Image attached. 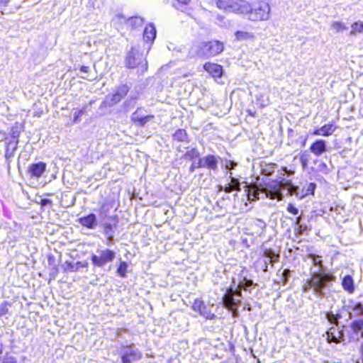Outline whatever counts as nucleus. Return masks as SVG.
Listing matches in <instances>:
<instances>
[{"mask_svg":"<svg viewBox=\"0 0 363 363\" xmlns=\"http://www.w3.org/2000/svg\"><path fill=\"white\" fill-rule=\"evenodd\" d=\"M308 258L314 265L318 267L319 270L312 272V269H311V278L304 281L302 291L303 293H307L312 290L316 298L324 297L326 295L325 290L329 287L330 284L335 281V277L324 272L323 261L320 256L309 254Z\"/></svg>","mask_w":363,"mask_h":363,"instance_id":"obj_1","label":"nucleus"},{"mask_svg":"<svg viewBox=\"0 0 363 363\" xmlns=\"http://www.w3.org/2000/svg\"><path fill=\"white\" fill-rule=\"evenodd\" d=\"M270 189H260L257 186H252L247 189V199L249 201H255L260 199L261 195H265L266 197L271 199H277L278 200L282 199L281 190H287V192L290 195L298 196V187L293 185L291 182H279L274 184L273 186H270Z\"/></svg>","mask_w":363,"mask_h":363,"instance_id":"obj_2","label":"nucleus"},{"mask_svg":"<svg viewBox=\"0 0 363 363\" xmlns=\"http://www.w3.org/2000/svg\"><path fill=\"white\" fill-rule=\"evenodd\" d=\"M242 15L252 22L268 21L270 18L271 6L269 3L265 0H259L252 3L247 1V5Z\"/></svg>","mask_w":363,"mask_h":363,"instance_id":"obj_3","label":"nucleus"},{"mask_svg":"<svg viewBox=\"0 0 363 363\" xmlns=\"http://www.w3.org/2000/svg\"><path fill=\"white\" fill-rule=\"evenodd\" d=\"M223 43L218 40H213L207 43H201L195 48L196 55L202 58H210L214 57L223 51Z\"/></svg>","mask_w":363,"mask_h":363,"instance_id":"obj_4","label":"nucleus"},{"mask_svg":"<svg viewBox=\"0 0 363 363\" xmlns=\"http://www.w3.org/2000/svg\"><path fill=\"white\" fill-rule=\"evenodd\" d=\"M242 289L240 284H238V288L235 289L230 286L223 297L224 306L233 311V316L237 315V308L241 302Z\"/></svg>","mask_w":363,"mask_h":363,"instance_id":"obj_5","label":"nucleus"},{"mask_svg":"<svg viewBox=\"0 0 363 363\" xmlns=\"http://www.w3.org/2000/svg\"><path fill=\"white\" fill-rule=\"evenodd\" d=\"M216 6L225 12L242 15L247 5L246 0H215Z\"/></svg>","mask_w":363,"mask_h":363,"instance_id":"obj_6","label":"nucleus"},{"mask_svg":"<svg viewBox=\"0 0 363 363\" xmlns=\"http://www.w3.org/2000/svg\"><path fill=\"white\" fill-rule=\"evenodd\" d=\"M116 252L110 249L97 250L96 253L91 255V260L94 266L103 267L111 262L116 257Z\"/></svg>","mask_w":363,"mask_h":363,"instance_id":"obj_7","label":"nucleus"},{"mask_svg":"<svg viewBox=\"0 0 363 363\" xmlns=\"http://www.w3.org/2000/svg\"><path fill=\"white\" fill-rule=\"evenodd\" d=\"M142 358V353L136 348L125 347L121 354V363H134Z\"/></svg>","mask_w":363,"mask_h":363,"instance_id":"obj_8","label":"nucleus"},{"mask_svg":"<svg viewBox=\"0 0 363 363\" xmlns=\"http://www.w3.org/2000/svg\"><path fill=\"white\" fill-rule=\"evenodd\" d=\"M129 91V87L125 85H121L118 87L115 94L106 98V101L104 104H107L108 106H113L118 104Z\"/></svg>","mask_w":363,"mask_h":363,"instance_id":"obj_9","label":"nucleus"},{"mask_svg":"<svg viewBox=\"0 0 363 363\" xmlns=\"http://www.w3.org/2000/svg\"><path fill=\"white\" fill-rule=\"evenodd\" d=\"M218 157L213 155H208L199 159L197 167H206L210 170L215 171L218 169Z\"/></svg>","mask_w":363,"mask_h":363,"instance_id":"obj_10","label":"nucleus"},{"mask_svg":"<svg viewBox=\"0 0 363 363\" xmlns=\"http://www.w3.org/2000/svg\"><path fill=\"white\" fill-rule=\"evenodd\" d=\"M143 55L132 49L125 58L126 67L130 69L135 68L143 62Z\"/></svg>","mask_w":363,"mask_h":363,"instance_id":"obj_11","label":"nucleus"},{"mask_svg":"<svg viewBox=\"0 0 363 363\" xmlns=\"http://www.w3.org/2000/svg\"><path fill=\"white\" fill-rule=\"evenodd\" d=\"M46 169V164L43 162L31 164L28 167V174L30 177L38 179L45 172Z\"/></svg>","mask_w":363,"mask_h":363,"instance_id":"obj_12","label":"nucleus"},{"mask_svg":"<svg viewBox=\"0 0 363 363\" xmlns=\"http://www.w3.org/2000/svg\"><path fill=\"white\" fill-rule=\"evenodd\" d=\"M311 152L315 156L319 157L327 150L326 143L324 140L319 139L311 144Z\"/></svg>","mask_w":363,"mask_h":363,"instance_id":"obj_13","label":"nucleus"},{"mask_svg":"<svg viewBox=\"0 0 363 363\" xmlns=\"http://www.w3.org/2000/svg\"><path fill=\"white\" fill-rule=\"evenodd\" d=\"M204 69L213 77H220L223 74V68L218 64L207 62L203 66Z\"/></svg>","mask_w":363,"mask_h":363,"instance_id":"obj_14","label":"nucleus"},{"mask_svg":"<svg viewBox=\"0 0 363 363\" xmlns=\"http://www.w3.org/2000/svg\"><path fill=\"white\" fill-rule=\"evenodd\" d=\"M264 255L266 258L264 259V265L265 266H264V271L267 272V264H272L273 265L274 263L278 262L279 256V255L276 254L274 252V251L272 250V249H266L264 251Z\"/></svg>","mask_w":363,"mask_h":363,"instance_id":"obj_15","label":"nucleus"},{"mask_svg":"<svg viewBox=\"0 0 363 363\" xmlns=\"http://www.w3.org/2000/svg\"><path fill=\"white\" fill-rule=\"evenodd\" d=\"M79 222L82 225L90 229H94L97 224L96 217L94 213L80 218Z\"/></svg>","mask_w":363,"mask_h":363,"instance_id":"obj_16","label":"nucleus"},{"mask_svg":"<svg viewBox=\"0 0 363 363\" xmlns=\"http://www.w3.org/2000/svg\"><path fill=\"white\" fill-rule=\"evenodd\" d=\"M335 128L333 124H326L315 130L313 132V135L330 136L335 132Z\"/></svg>","mask_w":363,"mask_h":363,"instance_id":"obj_17","label":"nucleus"},{"mask_svg":"<svg viewBox=\"0 0 363 363\" xmlns=\"http://www.w3.org/2000/svg\"><path fill=\"white\" fill-rule=\"evenodd\" d=\"M342 288L349 294H352L354 291V280L350 275H346L343 277L342 281Z\"/></svg>","mask_w":363,"mask_h":363,"instance_id":"obj_18","label":"nucleus"},{"mask_svg":"<svg viewBox=\"0 0 363 363\" xmlns=\"http://www.w3.org/2000/svg\"><path fill=\"white\" fill-rule=\"evenodd\" d=\"M143 37L145 41L153 42L156 37V30L153 25L150 24L145 28Z\"/></svg>","mask_w":363,"mask_h":363,"instance_id":"obj_19","label":"nucleus"},{"mask_svg":"<svg viewBox=\"0 0 363 363\" xmlns=\"http://www.w3.org/2000/svg\"><path fill=\"white\" fill-rule=\"evenodd\" d=\"M236 40L239 41L253 40L255 38L254 33L246 30H238L235 33Z\"/></svg>","mask_w":363,"mask_h":363,"instance_id":"obj_20","label":"nucleus"},{"mask_svg":"<svg viewBox=\"0 0 363 363\" xmlns=\"http://www.w3.org/2000/svg\"><path fill=\"white\" fill-rule=\"evenodd\" d=\"M330 28L335 33H340L347 30V26L346 24L341 21H332L330 23Z\"/></svg>","mask_w":363,"mask_h":363,"instance_id":"obj_21","label":"nucleus"},{"mask_svg":"<svg viewBox=\"0 0 363 363\" xmlns=\"http://www.w3.org/2000/svg\"><path fill=\"white\" fill-rule=\"evenodd\" d=\"M350 35H356L359 33H363V22L357 21L351 26Z\"/></svg>","mask_w":363,"mask_h":363,"instance_id":"obj_22","label":"nucleus"},{"mask_svg":"<svg viewBox=\"0 0 363 363\" xmlns=\"http://www.w3.org/2000/svg\"><path fill=\"white\" fill-rule=\"evenodd\" d=\"M173 138L175 140L179 142H184L187 140V134L185 130L184 129H178L173 134Z\"/></svg>","mask_w":363,"mask_h":363,"instance_id":"obj_23","label":"nucleus"},{"mask_svg":"<svg viewBox=\"0 0 363 363\" xmlns=\"http://www.w3.org/2000/svg\"><path fill=\"white\" fill-rule=\"evenodd\" d=\"M351 328L354 333H358L359 332H361V336L363 337V319L362 320H354L352 325Z\"/></svg>","mask_w":363,"mask_h":363,"instance_id":"obj_24","label":"nucleus"},{"mask_svg":"<svg viewBox=\"0 0 363 363\" xmlns=\"http://www.w3.org/2000/svg\"><path fill=\"white\" fill-rule=\"evenodd\" d=\"M145 115L143 114V110L141 108H137L131 115V121L136 125L139 122V118H142Z\"/></svg>","mask_w":363,"mask_h":363,"instance_id":"obj_25","label":"nucleus"},{"mask_svg":"<svg viewBox=\"0 0 363 363\" xmlns=\"http://www.w3.org/2000/svg\"><path fill=\"white\" fill-rule=\"evenodd\" d=\"M128 269V264L125 262H121L118 269L117 273L121 277H125L126 276Z\"/></svg>","mask_w":363,"mask_h":363,"instance_id":"obj_26","label":"nucleus"},{"mask_svg":"<svg viewBox=\"0 0 363 363\" xmlns=\"http://www.w3.org/2000/svg\"><path fill=\"white\" fill-rule=\"evenodd\" d=\"M230 182L229 184L233 188L234 191H240V183L239 180L236 178L232 177V173L230 175Z\"/></svg>","mask_w":363,"mask_h":363,"instance_id":"obj_27","label":"nucleus"},{"mask_svg":"<svg viewBox=\"0 0 363 363\" xmlns=\"http://www.w3.org/2000/svg\"><path fill=\"white\" fill-rule=\"evenodd\" d=\"M153 115H145L142 118H139V122L136 123V125L143 127L146 123L154 118Z\"/></svg>","mask_w":363,"mask_h":363,"instance_id":"obj_28","label":"nucleus"},{"mask_svg":"<svg viewBox=\"0 0 363 363\" xmlns=\"http://www.w3.org/2000/svg\"><path fill=\"white\" fill-rule=\"evenodd\" d=\"M200 315L206 318V319L212 320L215 318L216 315L214 313H211L209 310H208L207 307L205 306L203 309H202L199 312Z\"/></svg>","mask_w":363,"mask_h":363,"instance_id":"obj_29","label":"nucleus"},{"mask_svg":"<svg viewBox=\"0 0 363 363\" xmlns=\"http://www.w3.org/2000/svg\"><path fill=\"white\" fill-rule=\"evenodd\" d=\"M18 136H19V132L17 130H15L14 128H12V133H11V138L13 140V150H16L17 148V145L18 143Z\"/></svg>","mask_w":363,"mask_h":363,"instance_id":"obj_30","label":"nucleus"},{"mask_svg":"<svg viewBox=\"0 0 363 363\" xmlns=\"http://www.w3.org/2000/svg\"><path fill=\"white\" fill-rule=\"evenodd\" d=\"M205 306H206L202 301L196 299L194 301L192 308L195 311H198L199 313Z\"/></svg>","mask_w":363,"mask_h":363,"instance_id":"obj_31","label":"nucleus"},{"mask_svg":"<svg viewBox=\"0 0 363 363\" xmlns=\"http://www.w3.org/2000/svg\"><path fill=\"white\" fill-rule=\"evenodd\" d=\"M339 315L333 314V312H328L326 313L327 320L333 324H337L339 319Z\"/></svg>","mask_w":363,"mask_h":363,"instance_id":"obj_32","label":"nucleus"},{"mask_svg":"<svg viewBox=\"0 0 363 363\" xmlns=\"http://www.w3.org/2000/svg\"><path fill=\"white\" fill-rule=\"evenodd\" d=\"M352 311L357 315H363V303H358L355 304L352 308Z\"/></svg>","mask_w":363,"mask_h":363,"instance_id":"obj_33","label":"nucleus"},{"mask_svg":"<svg viewBox=\"0 0 363 363\" xmlns=\"http://www.w3.org/2000/svg\"><path fill=\"white\" fill-rule=\"evenodd\" d=\"M9 304L7 302H4L0 306V318L5 317L9 312Z\"/></svg>","mask_w":363,"mask_h":363,"instance_id":"obj_34","label":"nucleus"},{"mask_svg":"<svg viewBox=\"0 0 363 363\" xmlns=\"http://www.w3.org/2000/svg\"><path fill=\"white\" fill-rule=\"evenodd\" d=\"M291 271L288 269H284L281 274V281L284 284H286L290 277Z\"/></svg>","mask_w":363,"mask_h":363,"instance_id":"obj_35","label":"nucleus"},{"mask_svg":"<svg viewBox=\"0 0 363 363\" xmlns=\"http://www.w3.org/2000/svg\"><path fill=\"white\" fill-rule=\"evenodd\" d=\"M327 340L328 342H336L337 343V342H340L338 337H336V335L330 331L327 332Z\"/></svg>","mask_w":363,"mask_h":363,"instance_id":"obj_36","label":"nucleus"},{"mask_svg":"<svg viewBox=\"0 0 363 363\" xmlns=\"http://www.w3.org/2000/svg\"><path fill=\"white\" fill-rule=\"evenodd\" d=\"M243 289L246 290L247 287L251 286L253 284V281L250 279L243 278V280L239 283Z\"/></svg>","mask_w":363,"mask_h":363,"instance_id":"obj_37","label":"nucleus"},{"mask_svg":"<svg viewBox=\"0 0 363 363\" xmlns=\"http://www.w3.org/2000/svg\"><path fill=\"white\" fill-rule=\"evenodd\" d=\"M315 184L314 183H310L308 186H307V189H306V191L304 194L301 195L300 196V198H303L304 196L306 195H308V194H313L314 191H315Z\"/></svg>","mask_w":363,"mask_h":363,"instance_id":"obj_38","label":"nucleus"},{"mask_svg":"<svg viewBox=\"0 0 363 363\" xmlns=\"http://www.w3.org/2000/svg\"><path fill=\"white\" fill-rule=\"evenodd\" d=\"M129 23L133 25H142L143 23V20L139 17L130 18L129 20Z\"/></svg>","mask_w":363,"mask_h":363,"instance_id":"obj_39","label":"nucleus"},{"mask_svg":"<svg viewBox=\"0 0 363 363\" xmlns=\"http://www.w3.org/2000/svg\"><path fill=\"white\" fill-rule=\"evenodd\" d=\"M286 210L293 215H297L298 213V209L291 203L288 204Z\"/></svg>","mask_w":363,"mask_h":363,"instance_id":"obj_40","label":"nucleus"},{"mask_svg":"<svg viewBox=\"0 0 363 363\" xmlns=\"http://www.w3.org/2000/svg\"><path fill=\"white\" fill-rule=\"evenodd\" d=\"M2 363H17V359L13 356H5Z\"/></svg>","mask_w":363,"mask_h":363,"instance_id":"obj_41","label":"nucleus"},{"mask_svg":"<svg viewBox=\"0 0 363 363\" xmlns=\"http://www.w3.org/2000/svg\"><path fill=\"white\" fill-rule=\"evenodd\" d=\"M13 140H12L7 145L6 151V157H8L10 150H11V152L9 155L11 156L13 155V152L15 151V150H13Z\"/></svg>","mask_w":363,"mask_h":363,"instance_id":"obj_42","label":"nucleus"},{"mask_svg":"<svg viewBox=\"0 0 363 363\" xmlns=\"http://www.w3.org/2000/svg\"><path fill=\"white\" fill-rule=\"evenodd\" d=\"M84 113V108L75 112L74 114V122L77 123L79 121V117Z\"/></svg>","mask_w":363,"mask_h":363,"instance_id":"obj_43","label":"nucleus"},{"mask_svg":"<svg viewBox=\"0 0 363 363\" xmlns=\"http://www.w3.org/2000/svg\"><path fill=\"white\" fill-rule=\"evenodd\" d=\"M238 165L237 162L231 160L226 161L225 167L228 169H233Z\"/></svg>","mask_w":363,"mask_h":363,"instance_id":"obj_44","label":"nucleus"},{"mask_svg":"<svg viewBox=\"0 0 363 363\" xmlns=\"http://www.w3.org/2000/svg\"><path fill=\"white\" fill-rule=\"evenodd\" d=\"M219 191H224L226 193H230V192H231L232 191H234V190L233 189V188L230 186V185L228 183L225 186H219Z\"/></svg>","mask_w":363,"mask_h":363,"instance_id":"obj_45","label":"nucleus"},{"mask_svg":"<svg viewBox=\"0 0 363 363\" xmlns=\"http://www.w3.org/2000/svg\"><path fill=\"white\" fill-rule=\"evenodd\" d=\"M298 226V233H303L307 229V226L306 225L299 224Z\"/></svg>","mask_w":363,"mask_h":363,"instance_id":"obj_46","label":"nucleus"},{"mask_svg":"<svg viewBox=\"0 0 363 363\" xmlns=\"http://www.w3.org/2000/svg\"><path fill=\"white\" fill-rule=\"evenodd\" d=\"M6 138V133L3 131V130H0V141H3L4 140H5Z\"/></svg>","mask_w":363,"mask_h":363,"instance_id":"obj_47","label":"nucleus"},{"mask_svg":"<svg viewBox=\"0 0 363 363\" xmlns=\"http://www.w3.org/2000/svg\"><path fill=\"white\" fill-rule=\"evenodd\" d=\"M89 67L87 66H82L80 70L82 72L86 73L89 72Z\"/></svg>","mask_w":363,"mask_h":363,"instance_id":"obj_48","label":"nucleus"},{"mask_svg":"<svg viewBox=\"0 0 363 363\" xmlns=\"http://www.w3.org/2000/svg\"><path fill=\"white\" fill-rule=\"evenodd\" d=\"M257 222H258V226H259L260 228H264L266 225L264 223V222H263L262 220H257Z\"/></svg>","mask_w":363,"mask_h":363,"instance_id":"obj_49","label":"nucleus"},{"mask_svg":"<svg viewBox=\"0 0 363 363\" xmlns=\"http://www.w3.org/2000/svg\"><path fill=\"white\" fill-rule=\"evenodd\" d=\"M195 168H198V167H197V164L196 165V164H192L191 165L190 168H189L190 172H193L194 171Z\"/></svg>","mask_w":363,"mask_h":363,"instance_id":"obj_50","label":"nucleus"},{"mask_svg":"<svg viewBox=\"0 0 363 363\" xmlns=\"http://www.w3.org/2000/svg\"><path fill=\"white\" fill-rule=\"evenodd\" d=\"M301 216H298L297 218H296V225H299V224H301Z\"/></svg>","mask_w":363,"mask_h":363,"instance_id":"obj_51","label":"nucleus"},{"mask_svg":"<svg viewBox=\"0 0 363 363\" xmlns=\"http://www.w3.org/2000/svg\"><path fill=\"white\" fill-rule=\"evenodd\" d=\"M105 207H106L105 204H103V205L101 206V207L100 208V211H101V213H106Z\"/></svg>","mask_w":363,"mask_h":363,"instance_id":"obj_52","label":"nucleus"},{"mask_svg":"<svg viewBox=\"0 0 363 363\" xmlns=\"http://www.w3.org/2000/svg\"><path fill=\"white\" fill-rule=\"evenodd\" d=\"M177 1L183 4H186L189 1V0H177Z\"/></svg>","mask_w":363,"mask_h":363,"instance_id":"obj_53","label":"nucleus"},{"mask_svg":"<svg viewBox=\"0 0 363 363\" xmlns=\"http://www.w3.org/2000/svg\"><path fill=\"white\" fill-rule=\"evenodd\" d=\"M217 19H218L220 23H222V22L223 21V20H224V17H223V16H218L217 17Z\"/></svg>","mask_w":363,"mask_h":363,"instance_id":"obj_54","label":"nucleus"},{"mask_svg":"<svg viewBox=\"0 0 363 363\" xmlns=\"http://www.w3.org/2000/svg\"><path fill=\"white\" fill-rule=\"evenodd\" d=\"M301 162H302V164H303V166H305V165L306 164V160L303 159V157H301Z\"/></svg>","mask_w":363,"mask_h":363,"instance_id":"obj_55","label":"nucleus"},{"mask_svg":"<svg viewBox=\"0 0 363 363\" xmlns=\"http://www.w3.org/2000/svg\"><path fill=\"white\" fill-rule=\"evenodd\" d=\"M77 264H80L82 267H86V264H82L80 262H78Z\"/></svg>","mask_w":363,"mask_h":363,"instance_id":"obj_56","label":"nucleus"},{"mask_svg":"<svg viewBox=\"0 0 363 363\" xmlns=\"http://www.w3.org/2000/svg\"><path fill=\"white\" fill-rule=\"evenodd\" d=\"M3 352V347L0 345V354Z\"/></svg>","mask_w":363,"mask_h":363,"instance_id":"obj_57","label":"nucleus"}]
</instances>
